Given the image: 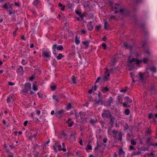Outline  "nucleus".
Listing matches in <instances>:
<instances>
[{"label":"nucleus","mask_w":157,"mask_h":157,"mask_svg":"<svg viewBox=\"0 0 157 157\" xmlns=\"http://www.w3.org/2000/svg\"><path fill=\"white\" fill-rule=\"evenodd\" d=\"M84 114L83 113L80 112L78 113H75V117L79 122H83L84 121Z\"/></svg>","instance_id":"obj_1"},{"label":"nucleus","mask_w":157,"mask_h":157,"mask_svg":"<svg viewBox=\"0 0 157 157\" xmlns=\"http://www.w3.org/2000/svg\"><path fill=\"white\" fill-rule=\"evenodd\" d=\"M103 117L110 118L112 117V115L110 113L108 110H104L102 114Z\"/></svg>","instance_id":"obj_2"},{"label":"nucleus","mask_w":157,"mask_h":157,"mask_svg":"<svg viewBox=\"0 0 157 157\" xmlns=\"http://www.w3.org/2000/svg\"><path fill=\"white\" fill-rule=\"evenodd\" d=\"M136 60L137 59L135 58H133L132 60H130L129 61H128V65L130 67V69L129 70H132V68L133 67V64L135 63H136Z\"/></svg>","instance_id":"obj_3"},{"label":"nucleus","mask_w":157,"mask_h":157,"mask_svg":"<svg viewBox=\"0 0 157 157\" xmlns=\"http://www.w3.org/2000/svg\"><path fill=\"white\" fill-rule=\"evenodd\" d=\"M63 113L64 111L63 110H61L58 111L56 112L55 113V114L57 117L60 118L62 116Z\"/></svg>","instance_id":"obj_4"},{"label":"nucleus","mask_w":157,"mask_h":157,"mask_svg":"<svg viewBox=\"0 0 157 157\" xmlns=\"http://www.w3.org/2000/svg\"><path fill=\"white\" fill-rule=\"evenodd\" d=\"M25 87L28 91H29L31 89V84L29 82L26 83L25 84Z\"/></svg>","instance_id":"obj_5"},{"label":"nucleus","mask_w":157,"mask_h":157,"mask_svg":"<svg viewBox=\"0 0 157 157\" xmlns=\"http://www.w3.org/2000/svg\"><path fill=\"white\" fill-rule=\"evenodd\" d=\"M42 56H44L45 57H50V55L49 53L47 51H43Z\"/></svg>","instance_id":"obj_6"},{"label":"nucleus","mask_w":157,"mask_h":157,"mask_svg":"<svg viewBox=\"0 0 157 157\" xmlns=\"http://www.w3.org/2000/svg\"><path fill=\"white\" fill-rule=\"evenodd\" d=\"M151 139L150 137L147 138L146 142V145L148 146H153V145L151 143Z\"/></svg>","instance_id":"obj_7"},{"label":"nucleus","mask_w":157,"mask_h":157,"mask_svg":"<svg viewBox=\"0 0 157 157\" xmlns=\"http://www.w3.org/2000/svg\"><path fill=\"white\" fill-rule=\"evenodd\" d=\"M124 46L126 48L129 49L131 51L132 50L133 48L132 46L128 45L126 43H124Z\"/></svg>","instance_id":"obj_8"},{"label":"nucleus","mask_w":157,"mask_h":157,"mask_svg":"<svg viewBox=\"0 0 157 157\" xmlns=\"http://www.w3.org/2000/svg\"><path fill=\"white\" fill-rule=\"evenodd\" d=\"M124 99L125 102L127 104L131 103L132 102V100L128 97H125Z\"/></svg>","instance_id":"obj_9"},{"label":"nucleus","mask_w":157,"mask_h":157,"mask_svg":"<svg viewBox=\"0 0 157 157\" xmlns=\"http://www.w3.org/2000/svg\"><path fill=\"white\" fill-rule=\"evenodd\" d=\"M97 104H100L101 105H103V101L102 99H98V100L94 103L95 105H97Z\"/></svg>","instance_id":"obj_10"},{"label":"nucleus","mask_w":157,"mask_h":157,"mask_svg":"<svg viewBox=\"0 0 157 157\" xmlns=\"http://www.w3.org/2000/svg\"><path fill=\"white\" fill-rule=\"evenodd\" d=\"M17 72L21 75H23V68L22 66H20V67L18 68Z\"/></svg>","instance_id":"obj_11"},{"label":"nucleus","mask_w":157,"mask_h":157,"mask_svg":"<svg viewBox=\"0 0 157 157\" xmlns=\"http://www.w3.org/2000/svg\"><path fill=\"white\" fill-rule=\"evenodd\" d=\"M88 29L90 31H91L93 29V27L92 26V23L91 22H90L87 25Z\"/></svg>","instance_id":"obj_12"},{"label":"nucleus","mask_w":157,"mask_h":157,"mask_svg":"<svg viewBox=\"0 0 157 157\" xmlns=\"http://www.w3.org/2000/svg\"><path fill=\"white\" fill-rule=\"evenodd\" d=\"M124 152L123 150V149L122 148H121L119 149V152H118V155L120 156H121L122 155H124Z\"/></svg>","instance_id":"obj_13"},{"label":"nucleus","mask_w":157,"mask_h":157,"mask_svg":"<svg viewBox=\"0 0 157 157\" xmlns=\"http://www.w3.org/2000/svg\"><path fill=\"white\" fill-rule=\"evenodd\" d=\"M150 90L151 93L152 94H154L155 93L156 91L155 89L153 86H151L150 89Z\"/></svg>","instance_id":"obj_14"},{"label":"nucleus","mask_w":157,"mask_h":157,"mask_svg":"<svg viewBox=\"0 0 157 157\" xmlns=\"http://www.w3.org/2000/svg\"><path fill=\"white\" fill-rule=\"evenodd\" d=\"M113 101V99L111 97H110L109 98V100L108 101L107 105L110 106Z\"/></svg>","instance_id":"obj_15"},{"label":"nucleus","mask_w":157,"mask_h":157,"mask_svg":"<svg viewBox=\"0 0 157 157\" xmlns=\"http://www.w3.org/2000/svg\"><path fill=\"white\" fill-rule=\"evenodd\" d=\"M101 89L102 91L104 93L108 91L109 90V88L107 87H102Z\"/></svg>","instance_id":"obj_16"},{"label":"nucleus","mask_w":157,"mask_h":157,"mask_svg":"<svg viewBox=\"0 0 157 157\" xmlns=\"http://www.w3.org/2000/svg\"><path fill=\"white\" fill-rule=\"evenodd\" d=\"M52 98L54 100H55L57 102H59V97L58 96L54 95L52 96Z\"/></svg>","instance_id":"obj_17"},{"label":"nucleus","mask_w":157,"mask_h":157,"mask_svg":"<svg viewBox=\"0 0 157 157\" xmlns=\"http://www.w3.org/2000/svg\"><path fill=\"white\" fill-rule=\"evenodd\" d=\"M138 75L140 78V79L141 80H143L144 79L143 75V73L140 72L138 74Z\"/></svg>","instance_id":"obj_18"},{"label":"nucleus","mask_w":157,"mask_h":157,"mask_svg":"<svg viewBox=\"0 0 157 157\" xmlns=\"http://www.w3.org/2000/svg\"><path fill=\"white\" fill-rule=\"evenodd\" d=\"M75 42L76 44H78L80 43V40H79V38L77 36H75Z\"/></svg>","instance_id":"obj_19"},{"label":"nucleus","mask_w":157,"mask_h":157,"mask_svg":"<svg viewBox=\"0 0 157 157\" xmlns=\"http://www.w3.org/2000/svg\"><path fill=\"white\" fill-rule=\"evenodd\" d=\"M150 69L153 72H155L156 71V68L155 67L152 66L150 68Z\"/></svg>","instance_id":"obj_20"},{"label":"nucleus","mask_w":157,"mask_h":157,"mask_svg":"<svg viewBox=\"0 0 157 157\" xmlns=\"http://www.w3.org/2000/svg\"><path fill=\"white\" fill-rule=\"evenodd\" d=\"M143 75L144 78H146L149 76V73L147 71L143 73Z\"/></svg>","instance_id":"obj_21"},{"label":"nucleus","mask_w":157,"mask_h":157,"mask_svg":"<svg viewBox=\"0 0 157 157\" xmlns=\"http://www.w3.org/2000/svg\"><path fill=\"white\" fill-rule=\"evenodd\" d=\"M145 52L146 54L145 55L147 56H150L151 55V53L149 50L148 49L146 50L145 51Z\"/></svg>","instance_id":"obj_22"},{"label":"nucleus","mask_w":157,"mask_h":157,"mask_svg":"<svg viewBox=\"0 0 157 157\" xmlns=\"http://www.w3.org/2000/svg\"><path fill=\"white\" fill-rule=\"evenodd\" d=\"M117 136L118 137V140L120 141H121L122 140V134L121 133H119Z\"/></svg>","instance_id":"obj_23"},{"label":"nucleus","mask_w":157,"mask_h":157,"mask_svg":"<svg viewBox=\"0 0 157 157\" xmlns=\"http://www.w3.org/2000/svg\"><path fill=\"white\" fill-rule=\"evenodd\" d=\"M82 43L83 44L86 46V48H87L89 45V42L88 40L84 42H82Z\"/></svg>","instance_id":"obj_24"},{"label":"nucleus","mask_w":157,"mask_h":157,"mask_svg":"<svg viewBox=\"0 0 157 157\" xmlns=\"http://www.w3.org/2000/svg\"><path fill=\"white\" fill-rule=\"evenodd\" d=\"M63 56H64L62 54L59 53L58 56H57L56 58L58 59H60Z\"/></svg>","instance_id":"obj_25"},{"label":"nucleus","mask_w":157,"mask_h":157,"mask_svg":"<svg viewBox=\"0 0 157 157\" xmlns=\"http://www.w3.org/2000/svg\"><path fill=\"white\" fill-rule=\"evenodd\" d=\"M108 23L107 21H105L104 24V29H107L108 27Z\"/></svg>","instance_id":"obj_26"},{"label":"nucleus","mask_w":157,"mask_h":157,"mask_svg":"<svg viewBox=\"0 0 157 157\" xmlns=\"http://www.w3.org/2000/svg\"><path fill=\"white\" fill-rule=\"evenodd\" d=\"M37 133L34 134L33 135H32L31 136H29L28 138L30 140H32V138L33 137H36V136Z\"/></svg>","instance_id":"obj_27"},{"label":"nucleus","mask_w":157,"mask_h":157,"mask_svg":"<svg viewBox=\"0 0 157 157\" xmlns=\"http://www.w3.org/2000/svg\"><path fill=\"white\" fill-rule=\"evenodd\" d=\"M72 79L73 82L74 84H75L76 83V78L75 75H73L72 76Z\"/></svg>","instance_id":"obj_28"},{"label":"nucleus","mask_w":157,"mask_h":157,"mask_svg":"<svg viewBox=\"0 0 157 157\" xmlns=\"http://www.w3.org/2000/svg\"><path fill=\"white\" fill-rule=\"evenodd\" d=\"M57 48L58 50L62 51L63 50V48L62 45H60L58 47H57Z\"/></svg>","instance_id":"obj_29"},{"label":"nucleus","mask_w":157,"mask_h":157,"mask_svg":"<svg viewBox=\"0 0 157 157\" xmlns=\"http://www.w3.org/2000/svg\"><path fill=\"white\" fill-rule=\"evenodd\" d=\"M33 90L35 91L37 90L38 89L36 86V84H34L33 85Z\"/></svg>","instance_id":"obj_30"},{"label":"nucleus","mask_w":157,"mask_h":157,"mask_svg":"<svg viewBox=\"0 0 157 157\" xmlns=\"http://www.w3.org/2000/svg\"><path fill=\"white\" fill-rule=\"evenodd\" d=\"M57 143V142H56V143H55V144L54 145L53 147V148L54 150L56 152L57 151L56 150L57 144V143Z\"/></svg>","instance_id":"obj_31"},{"label":"nucleus","mask_w":157,"mask_h":157,"mask_svg":"<svg viewBox=\"0 0 157 157\" xmlns=\"http://www.w3.org/2000/svg\"><path fill=\"white\" fill-rule=\"evenodd\" d=\"M73 5L70 2L68 3L67 5V7L69 8L70 9L71 8L72 6Z\"/></svg>","instance_id":"obj_32"},{"label":"nucleus","mask_w":157,"mask_h":157,"mask_svg":"<svg viewBox=\"0 0 157 157\" xmlns=\"http://www.w3.org/2000/svg\"><path fill=\"white\" fill-rule=\"evenodd\" d=\"M130 142L132 145H136V142L134 141V140L133 139L131 140Z\"/></svg>","instance_id":"obj_33"},{"label":"nucleus","mask_w":157,"mask_h":157,"mask_svg":"<svg viewBox=\"0 0 157 157\" xmlns=\"http://www.w3.org/2000/svg\"><path fill=\"white\" fill-rule=\"evenodd\" d=\"M125 113L126 115H128L130 113V110L129 109H127L125 110Z\"/></svg>","instance_id":"obj_34"},{"label":"nucleus","mask_w":157,"mask_h":157,"mask_svg":"<svg viewBox=\"0 0 157 157\" xmlns=\"http://www.w3.org/2000/svg\"><path fill=\"white\" fill-rule=\"evenodd\" d=\"M142 62V61L141 60H139L138 59H137L136 61V63L138 65L140 64V63H141Z\"/></svg>","instance_id":"obj_35"},{"label":"nucleus","mask_w":157,"mask_h":157,"mask_svg":"<svg viewBox=\"0 0 157 157\" xmlns=\"http://www.w3.org/2000/svg\"><path fill=\"white\" fill-rule=\"evenodd\" d=\"M108 80V77L107 76H105L103 77V80L105 81H107Z\"/></svg>","instance_id":"obj_36"},{"label":"nucleus","mask_w":157,"mask_h":157,"mask_svg":"<svg viewBox=\"0 0 157 157\" xmlns=\"http://www.w3.org/2000/svg\"><path fill=\"white\" fill-rule=\"evenodd\" d=\"M75 13L76 14H78L79 16L81 15L82 14L81 12L77 10H75Z\"/></svg>","instance_id":"obj_37"},{"label":"nucleus","mask_w":157,"mask_h":157,"mask_svg":"<svg viewBox=\"0 0 157 157\" xmlns=\"http://www.w3.org/2000/svg\"><path fill=\"white\" fill-rule=\"evenodd\" d=\"M51 88L52 90L54 91L56 89V86L55 85L51 86Z\"/></svg>","instance_id":"obj_38"},{"label":"nucleus","mask_w":157,"mask_h":157,"mask_svg":"<svg viewBox=\"0 0 157 157\" xmlns=\"http://www.w3.org/2000/svg\"><path fill=\"white\" fill-rule=\"evenodd\" d=\"M153 116V115L152 113H150L148 115V118L149 119H151L152 118Z\"/></svg>","instance_id":"obj_39"},{"label":"nucleus","mask_w":157,"mask_h":157,"mask_svg":"<svg viewBox=\"0 0 157 157\" xmlns=\"http://www.w3.org/2000/svg\"><path fill=\"white\" fill-rule=\"evenodd\" d=\"M57 47V45L56 44L52 46V49L54 51H55L56 48Z\"/></svg>","instance_id":"obj_40"},{"label":"nucleus","mask_w":157,"mask_h":157,"mask_svg":"<svg viewBox=\"0 0 157 157\" xmlns=\"http://www.w3.org/2000/svg\"><path fill=\"white\" fill-rule=\"evenodd\" d=\"M105 75L107 76L108 77H109V73L108 71H106L105 73Z\"/></svg>","instance_id":"obj_41"},{"label":"nucleus","mask_w":157,"mask_h":157,"mask_svg":"<svg viewBox=\"0 0 157 157\" xmlns=\"http://www.w3.org/2000/svg\"><path fill=\"white\" fill-rule=\"evenodd\" d=\"M101 46L104 49H106V45L105 43H103L101 44Z\"/></svg>","instance_id":"obj_42"},{"label":"nucleus","mask_w":157,"mask_h":157,"mask_svg":"<svg viewBox=\"0 0 157 157\" xmlns=\"http://www.w3.org/2000/svg\"><path fill=\"white\" fill-rule=\"evenodd\" d=\"M102 95L100 92H99L98 93V99H102V97H101Z\"/></svg>","instance_id":"obj_43"},{"label":"nucleus","mask_w":157,"mask_h":157,"mask_svg":"<svg viewBox=\"0 0 157 157\" xmlns=\"http://www.w3.org/2000/svg\"><path fill=\"white\" fill-rule=\"evenodd\" d=\"M89 122L92 124H94L96 121L93 119H91L90 121Z\"/></svg>","instance_id":"obj_44"},{"label":"nucleus","mask_w":157,"mask_h":157,"mask_svg":"<svg viewBox=\"0 0 157 157\" xmlns=\"http://www.w3.org/2000/svg\"><path fill=\"white\" fill-rule=\"evenodd\" d=\"M2 7L6 9H8L9 8V7L7 6V4H5L3 6H2Z\"/></svg>","instance_id":"obj_45"},{"label":"nucleus","mask_w":157,"mask_h":157,"mask_svg":"<svg viewBox=\"0 0 157 157\" xmlns=\"http://www.w3.org/2000/svg\"><path fill=\"white\" fill-rule=\"evenodd\" d=\"M87 149H90L91 150L92 149V147L89 144H88L87 145Z\"/></svg>","instance_id":"obj_46"},{"label":"nucleus","mask_w":157,"mask_h":157,"mask_svg":"<svg viewBox=\"0 0 157 157\" xmlns=\"http://www.w3.org/2000/svg\"><path fill=\"white\" fill-rule=\"evenodd\" d=\"M12 97H8L7 98V102H10L11 101V98H12Z\"/></svg>","instance_id":"obj_47"},{"label":"nucleus","mask_w":157,"mask_h":157,"mask_svg":"<svg viewBox=\"0 0 157 157\" xmlns=\"http://www.w3.org/2000/svg\"><path fill=\"white\" fill-rule=\"evenodd\" d=\"M39 0H35L33 2V4L36 6L39 2Z\"/></svg>","instance_id":"obj_48"},{"label":"nucleus","mask_w":157,"mask_h":157,"mask_svg":"<svg viewBox=\"0 0 157 157\" xmlns=\"http://www.w3.org/2000/svg\"><path fill=\"white\" fill-rule=\"evenodd\" d=\"M112 132L114 135H115V137H116V135L117 134V132L114 130H113L112 131Z\"/></svg>","instance_id":"obj_49"},{"label":"nucleus","mask_w":157,"mask_h":157,"mask_svg":"<svg viewBox=\"0 0 157 157\" xmlns=\"http://www.w3.org/2000/svg\"><path fill=\"white\" fill-rule=\"evenodd\" d=\"M148 61V60L147 58H144L143 59V61L144 63H146Z\"/></svg>","instance_id":"obj_50"},{"label":"nucleus","mask_w":157,"mask_h":157,"mask_svg":"<svg viewBox=\"0 0 157 157\" xmlns=\"http://www.w3.org/2000/svg\"><path fill=\"white\" fill-rule=\"evenodd\" d=\"M8 84L10 86H13L14 85L15 83H13L11 82H8Z\"/></svg>","instance_id":"obj_51"},{"label":"nucleus","mask_w":157,"mask_h":157,"mask_svg":"<svg viewBox=\"0 0 157 157\" xmlns=\"http://www.w3.org/2000/svg\"><path fill=\"white\" fill-rule=\"evenodd\" d=\"M38 147V145L37 144H35L33 146V148L36 150V149Z\"/></svg>","instance_id":"obj_52"},{"label":"nucleus","mask_w":157,"mask_h":157,"mask_svg":"<svg viewBox=\"0 0 157 157\" xmlns=\"http://www.w3.org/2000/svg\"><path fill=\"white\" fill-rule=\"evenodd\" d=\"M95 28L97 29H99L101 28V26L100 25H98L96 26Z\"/></svg>","instance_id":"obj_53"},{"label":"nucleus","mask_w":157,"mask_h":157,"mask_svg":"<svg viewBox=\"0 0 157 157\" xmlns=\"http://www.w3.org/2000/svg\"><path fill=\"white\" fill-rule=\"evenodd\" d=\"M101 77H99L98 78H97L95 83H96L97 82H98L99 81V80L101 79Z\"/></svg>","instance_id":"obj_54"},{"label":"nucleus","mask_w":157,"mask_h":157,"mask_svg":"<svg viewBox=\"0 0 157 157\" xmlns=\"http://www.w3.org/2000/svg\"><path fill=\"white\" fill-rule=\"evenodd\" d=\"M28 91L25 88V89H23L21 90V91L22 93H25Z\"/></svg>","instance_id":"obj_55"},{"label":"nucleus","mask_w":157,"mask_h":157,"mask_svg":"<svg viewBox=\"0 0 157 157\" xmlns=\"http://www.w3.org/2000/svg\"><path fill=\"white\" fill-rule=\"evenodd\" d=\"M96 83H95L94 84V90L95 91L97 90L98 87V86H97V85L96 84Z\"/></svg>","instance_id":"obj_56"},{"label":"nucleus","mask_w":157,"mask_h":157,"mask_svg":"<svg viewBox=\"0 0 157 157\" xmlns=\"http://www.w3.org/2000/svg\"><path fill=\"white\" fill-rule=\"evenodd\" d=\"M107 140H108L107 139L105 138H104L103 139V141L105 143H106Z\"/></svg>","instance_id":"obj_57"},{"label":"nucleus","mask_w":157,"mask_h":157,"mask_svg":"<svg viewBox=\"0 0 157 157\" xmlns=\"http://www.w3.org/2000/svg\"><path fill=\"white\" fill-rule=\"evenodd\" d=\"M110 117L111 118V119H110V121H111L112 123H113V121H114V118L113 117Z\"/></svg>","instance_id":"obj_58"},{"label":"nucleus","mask_w":157,"mask_h":157,"mask_svg":"<svg viewBox=\"0 0 157 157\" xmlns=\"http://www.w3.org/2000/svg\"><path fill=\"white\" fill-rule=\"evenodd\" d=\"M89 101H94L93 100V99L92 97H89Z\"/></svg>","instance_id":"obj_59"},{"label":"nucleus","mask_w":157,"mask_h":157,"mask_svg":"<svg viewBox=\"0 0 157 157\" xmlns=\"http://www.w3.org/2000/svg\"><path fill=\"white\" fill-rule=\"evenodd\" d=\"M76 155L77 156H79L80 155H81L80 152L78 151V152H76Z\"/></svg>","instance_id":"obj_60"},{"label":"nucleus","mask_w":157,"mask_h":157,"mask_svg":"<svg viewBox=\"0 0 157 157\" xmlns=\"http://www.w3.org/2000/svg\"><path fill=\"white\" fill-rule=\"evenodd\" d=\"M61 146L60 145H59L58 146V147L59 148L58 150L59 151H60L62 150V149L61 148Z\"/></svg>","instance_id":"obj_61"},{"label":"nucleus","mask_w":157,"mask_h":157,"mask_svg":"<svg viewBox=\"0 0 157 157\" xmlns=\"http://www.w3.org/2000/svg\"><path fill=\"white\" fill-rule=\"evenodd\" d=\"M134 149V147L132 146V145H130L129 147V149L130 150H132Z\"/></svg>","instance_id":"obj_62"},{"label":"nucleus","mask_w":157,"mask_h":157,"mask_svg":"<svg viewBox=\"0 0 157 157\" xmlns=\"http://www.w3.org/2000/svg\"><path fill=\"white\" fill-rule=\"evenodd\" d=\"M79 16L81 20L83 19V17L84 16V15L83 14H81V15H79Z\"/></svg>","instance_id":"obj_63"},{"label":"nucleus","mask_w":157,"mask_h":157,"mask_svg":"<svg viewBox=\"0 0 157 157\" xmlns=\"http://www.w3.org/2000/svg\"><path fill=\"white\" fill-rule=\"evenodd\" d=\"M8 157H13V154L12 153H10V154L9 155Z\"/></svg>","instance_id":"obj_64"}]
</instances>
